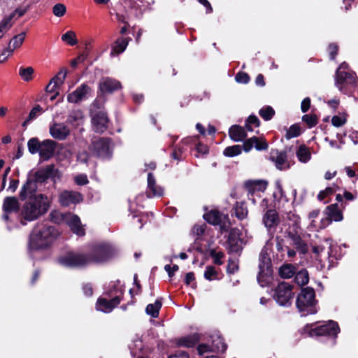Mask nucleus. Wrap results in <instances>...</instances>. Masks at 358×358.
I'll return each mask as SVG.
<instances>
[{"mask_svg":"<svg viewBox=\"0 0 358 358\" xmlns=\"http://www.w3.org/2000/svg\"><path fill=\"white\" fill-rule=\"evenodd\" d=\"M69 128L61 123H54L50 127V134L55 139L64 140L69 135Z\"/></svg>","mask_w":358,"mask_h":358,"instance_id":"23","label":"nucleus"},{"mask_svg":"<svg viewBox=\"0 0 358 358\" xmlns=\"http://www.w3.org/2000/svg\"><path fill=\"white\" fill-rule=\"evenodd\" d=\"M90 91V87L87 84L83 83L75 91L68 94L67 100L70 103H78Z\"/></svg>","mask_w":358,"mask_h":358,"instance_id":"24","label":"nucleus"},{"mask_svg":"<svg viewBox=\"0 0 358 358\" xmlns=\"http://www.w3.org/2000/svg\"><path fill=\"white\" fill-rule=\"evenodd\" d=\"M260 126V120L255 115H250L245 121V128L249 131H252L253 128Z\"/></svg>","mask_w":358,"mask_h":358,"instance_id":"41","label":"nucleus"},{"mask_svg":"<svg viewBox=\"0 0 358 358\" xmlns=\"http://www.w3.org/2000/svg\"><path fill=\"white\" fill-rule=\"evenodd\" d=\"M148 189L147 196H162L164 194V189L156 183L155 178L152 173L148 174Z\"/></svg>","mask_w":358,"mask_h":358,"instance_id":"25","label":"nucleus"},{"mask_svg":"<svg viewBox=\"0 0 358 358\" xmlns=\"http://www.w3.org/2000/svg\"><path fill=\"white\" fill-rule=\"evenodd\" d=\"M296 154L298 159L303 163H306L311 157L310 152L305 145H300Z\"/></svg>","mask_w":358,"mask_h":358,"instance_id":"37","label":"nucleus"},{"mask_svg":"<svg viewBox=\"0 0 358 358\" xmlns=\"http://www.w3.org/2000/svg\"><path fill=\"white\" fill-rule=\"evenodd\" d=\"M329 57L331 60H334L338 52V46L336 43H330L328 46Z\"/></svg>","mask_w":358,"mask_h":358,"instance_id":"58","label":"nucleus"},{"mask_svg":"<svg viewBox=\"0 0 358 358\" xmlns=\"http://www.w3.org/2000/svg\"><path fill=\"white\" fill-rule=\"evenodd\" d=\"M324 214L327 216L321 220L320 229H325L332 221L341 222L343 220L342 210L337 203L327 206L324 210Z\"/></svg>","mask_w":358,"mask_h":358,"instance_id":"12","label":"nucleus"},{"mask_svg":"<svg viewBox=\"0 0 358 358\" xmlns=\"http://www.w3.org/2000/svg\"><path fill=\"white\" fill-rule=\"evenodd\" d=\"M57 143L51 139H45L42 141L39 156L43 161H48L51 159L55 153Z\"/></svg>","mask_w":358,"mask_h":358,"instance_id":"19","label":"nucleus"},{"mask_svg":"<svg viewBox=\"0 0 358 358\" xmlns=\"http://www.w3.org/2000/svg\"><path fill=\"white\" fill-rule=\"evenodd\" d=\"M25 36H26V33L22 32V33L17 34L13 37V38L10 40V41L9 43V46H8V48L10 49V52L11 53L13 52L14 49L20 48L22 45V43L25 39Z\"/></svg>","mask_w":358,"mask_h":358,"instance_id":"38","label":"nucleus"},{"mask_svg":"<svg viewBox=\"0 0 358 358\" xmlns=\"http://www.w3.org/2000/svg\"><path fill=\"white\" fill-rule=\"evenodd\" d=\"M82 289L87 297H90L93 295L94 290L91 283L83 284Z\"/></svg>","mask_w":358,"mask_h":358,"instance_id":"63","label":"nucleus"},{"mask_svg":"<svg viewBox=\"0 0 358 358\" xmlns=\"http://www.w3.org/2000/svg\"><path fill=\"white\" fill-rule=\"evenodd\" d=\"M43 111V108L41 107V106L37 104L34 106L31 110L28 117H29V120H33L36 118Z\"/></svg>","mask_w":358,"mask_h":358,"instance_id":"59","label":"nucleus"},{"mask_svg":"<svg viewBox=\"0 0 358 358\" xmlns=\"http://www.w3.org/2000/svg\"><path fill=\"white\" fill-rule=\"evenodd\" d=\"M197 351L200 355L207 352H213L211 345L206 343L199 344L197 347Z\"/></svg>","mask_w":358,"mask_h":358,"instance_id":"61","label":"nucleus"},{"mask_svg":"<svg viewBox=\"0 0 358 358\" xmlns=\"http://www.w3.org/2000/svg\"><path fill=\"white\" fill-rule=\"evenodd\" d=\"M120 81L109 77L103 78L99 84V90L101 94H113L114 92L122 89Z\"/></svg>","mask_w":358,"mask_h":358,"instance_id":"18","label":"nucleus"},{"mask_svg":"<svg viewBox=\"0 0 358 358\" xmlns=\"http://www.w3.org/2000/svg\"><path fill=\"white\" fill-rule=\"evenodd\" d=\"M294 285L285 281L280 282L275 287L273 298L276 302L282 306H289L294 296L292 289Z\"/></svg>","mask_w":358,"mask_h":358,"instance_id":"9","label":"nucleus"},{"mask_svg":"<svg viewBox=\"0 0 358 358\" xmlns=\"http://www.w3.org/2000/svg\"><path fill=\"white\" fill-rule=\"evenodd\" d=\"M171 157L177 161H181L182 159V151L180 148H174L171 154Z\"/></svg>","mask_w":358,"mask_h":358,"instance_id":"62","label":"nucleus"},{"mask_svg":"<svg viewBox=\"0 0 358 358\" xmlns=\"http://www.w3.org/2000/svg\"><path fill=\"white\" fill-rule=\"evenodd\" d=\"M83 200V194L76 191L64 190L59 196V202L63 207H68L72 204L76 205L82 202Z\"/></svg>","mask_w":358,"mask_h":358,"instance_id":"14","label":"nucleus"},{"mask_svg":"<svg viewBox=\"0 0 358 358\" xmlns=\"http://www.w3.org/2000/svg\"><path fill=\"white\" fill-rule=\"evenodd\" d=\"M236 81L238 83L247 84L250 81V76L244 71H239L235 76Z\"/></svg>","mask_w":358,"mask_h":358,"instance_id":"57","label":"nucleus"},{"mask_svg":"<svg viewBox=\"0 0 358 358\" xmlns=\"http://www.w3.org/2000/svg\"><path fill=\"white\" fill-rule=\"evenodd\" d=\"M210 345L213 352H224L227 348L224 338L218 334H214L210 336Z\"/></svg>","mask_w":358,"mask_h":358,"instance_id":"30","label":"nucleus"},{"mask_svg":"<svg viewBox=\"0 0 358 358\" xmlns=\"http://www.w3.org/2000/svg\"><path fill=\"white\" fill-rule=\"evenodd\" d=\"M203 217L208 223L214 226H217L220 224L222 219H228V215H223L217 209H212L210 211L206 213Z\"/></svg>","mask_w":358,"mask_h":358,"instance_id":"26","label":"nucleus"},{"mask_svg":"<svg viewBox=\"0 0 358 358\" xmlns=\"http://www.w3.org/2000/svg\"><path fill=\"white\" fill-rule=\"evenodd\" d=\"M241 152L242 146L241 145H234L227 147L223 151V155L227 157H234L239 155Z\"/></svg>","mask_w":358,"mask_h":358,"instance_id":"42","label":"nucleus"},{"mask_svg":"<svg viewBox=\"0 0 358 358\" xmlns=\"http://www.w3.org/2000/svg\"><path fill=\"white\" fill-rule=\"evenodd\" d=\"M131 40L130 37H118L112 45L111 55H118L122 53L127 48L129 42Z\"/></svg>","mask_w":358,"mask_h":358,"instance_id":"29","label":"nucleus"},{"mask_svg":"<svg viewBox=\"0 0 358 358\" xmlns=\"http://www.w3.org/2000/svg\"><path fill=\"white\" fill-rule=\"evenodd\" d=\"M294 281L301 287L307 285L309 282V274L307 269L302 268L299 271H296Z\"/></svg>","mask_w":358,"mask_h":358,"instance_id":"34","label":"nucleus"},{"mask_svg":"<svg viewBox=\"0 0 358 358\" xmlns=\"http://www.w3.org/2000/svg\"><path fill=\"white\" fill-rule=\"evenodd\" d=\"M285 237L292 241V245L300 254L306 255L308 253V246L296 231L287 230L285 231Z\"/></svg>","mask_w":358,"mask_h":358,"instance_id":"16","label":"nucleus"},{"mask_svg":"<svg viewBox=\"0 0 358 358\" xmlns=\"http://www.w3.org/2000/svg\"><path fill=\"white\" fill-rule=\"evenodd\" d=\"M20 198L15 196H6L3 199L2 210L3 213H20V217L21 218L20 222L22 224L25 225L27 220H25L21 216L20 204L19 202Z\"/></svg>","mask_w":358,"mask_h":358,"instance_id":"13","label":"nucleus"},{"mask_svg":"<svg viewBox=\"0 0 358 358\" xmlns=\"http://www.w3.org/2000/svg\"><path fill=\"white\" fill-rule=\"evenodd\" d=\"M59 236V232L53 226L38 224L29 236L28 252L33 259H37L36 253L51 247Z\"/></svg>","mask_w":358,"mask_h":358,"instance_id":"2","label":"nucleus"},{"mask_svg":"<svg viewBox=\"0 0 358 358\" xmlns=\"http://www.w3.org/2000/svg\"><path fill=\"white\" fill-rule=\"evenodd\" d=\"M41 145L42 141L41 142L37 137L31 138L27 142L29 152L32 155L39 154Z\"/></svg>","mask_w":358,"mask_h":358,"instance_id":"40","label":"nucleus"},{"mask_svg":"<svg viewBox=\"0 0 358 358\" xmlns=\"http://www.w3.org/2000/svg\"><path fill=\"white\" fill-rule=\"evenodd\" d=\"M162 306V303L160 299H157L154 303H150L146 306L145 312L148 315L154 318L159 316V310Z\"/></svg>","mask_w":358,"mask_h":358,"instance_id":"35","label":"nucleus"},{"mask_svg":"<svg viewBox=\"0 0 358 358\" xmlns=\"http://www.w3.org/2000/svg\"><path fill=\"white\" fill-rule=\"evenodd\" d=\"M269 159L275 162V166L278 169L282 171L289 168V164H286L287 155L286 152H278V150H272Z\"/></svg>","mask_w":358,"mask_h":358,"instance_id":"22","label":"nucleus"},{"mask_svg":"<svg viewBox=\"0 0 358 358\" xmlns=\"http://www.w3.org/2000/svg\"><path fill=\"white\" fill-rule=\"evenodd\" d=\"M66 223L73 234L80 237L85 235V230L77 215H69L66 219Z\"/></svg>","mask_w":358,"mask_h":358,"instance_id":"21","label":"nucleus"},{"mask_svg":"<svg viewBox=\"0 0 358 358\" xmlns=\"http://www.w3.org/2000/svg\"><path fill=\"white\" fill-rule=\"evenodd\" d=\"M259 270L257 280L263 287L269 282V279L273 275L271 259L266 250H262L260 252L259 256Z\"/></svg>","mask_w":358,"mask_h":358,"instance_id":"8","label":"nucleus"},{"mask_svg":"<svg viewBox=\"0 0 358 358\" xmlns=\"http://www.w3.org/2000/svg\"><path fill=\"white\" fill-rule=\"evenodd\" d=\"M241 232L238 228L235 227L230 229L227 238V243L231 250L235 252L238 250V243L241 241Z\"/></svg>","mask_w":358,"mask_h":358,"instance_id":"28","label":"nucleus"},{"mask_svg":"<svg viewBox=\"0 0 358 358\" xmlns=\"http://www.w3.org/2000/svg\"><path fill=\"white\" fill-rule=\"evenodd\" d=\"M66 8L63 3H57L52 8V13L57 17H62L65 15Z\"/></svg>","mask_w":358,"mask_h":358,"instance_id":"52","label":"nucleus"},{"mask_svg":"<svg viewBox=\"0 0 358 358\" xmlns=\"http://www.w3.org/2000/svg\"><path fill=\"white\" fill-rule=\"evenodd\" d=\"M199 335L195 333L178 338L176 343L178 346L193 348L199 342Z\"/></svg>","mask_w":358,"mask_h":358,"instance_id":"31","label":"nucleus"},{"mask_svg":"<svg viewBox=\"0 0 358 358\" xmlns=\"http://www.w3.org/2000/svg\"><path fill=\"white\" fill-rule=\"evenodd\" d=\"M90 116L94 132L103 134L108 129L110 119L106 111L103 110H91Z\"/></svg>","mask_w":358,"mask_h":358,"instance_id":"11","label":"nucleus"},{"mask_svg":"<svg viewBox=\"0 0 358 358\" xmlns=\"http://www.w3.org/2000/svg\"><path fill=\"white\" fill-rule=\"evenodd\" d=\"M203 276L206 280H208L209 281L219 279L218 272L215 269V267L213 266H206V271H204Z\"/></svg>","mask_w":358,"mask_h":358,"instance_id":"48","label":"nucleus"},{"mask_svg":"<svg viewBox=\"0 0 358 358\" xmlns=\"http://www.w3.org/2000/svg\"><path fill=\"white\" fill-rule=\"evenodd\" d=\"M169 358H189V356L187 352L178 350L173 355L169 356Z\"/></svg>","mask_w":358,"mask_h":358,"instance_id":"64","label":"nucleus"},{"mask_svg":"<svg viewBox=\"0 0 358 358\" xmlns=\"http://www.w3.org/2000/svg\"><path fill=\"white\" fill-rule=\"evenodd\" d=\"M229 138L234 142L243 141L247 137L245 127L234 124L229 129Z\"/></svg>","mask_w":358,"mask_h":358,"instance_id":"27","label":"nucleus"},{"mask_svg":"<svg viewBox=\"0 0 358 358\" xmlns=\"http://www.w3.org/2000/svg\"><path fill=\"white\" fill-rule=\"evenodd\" d=\"M317 303L315 289L310 287L301 288L296 300V308L301 316L315 314L317 312Z\"/></svg>","mask_w":358,"mask_h":358,"instance_id":"5","label":"nucleus"},{"mask_svg":"<svg viewBox=\"0 0 358 358\" xmlns=\"http://www.w3.org/2000/svg\"><path fill=\"white\" fill-rule=\"evenodd\" d=\"M103 294L110 298V299H113L115 296H118L120 303L123 298L124 289L122 287L113 285L110 287L109 289L103 293Z\"/></svg>","mask_w":358,"mask_h":358,"instance_id":"36","label":"nucleus"},{"mask_svg":"<svg viewBox=\"0 0 358 358\" xmlns=\"http://www.w3.org/2000/svg\"><path fill=\"white\" fill-rule=\"evenodd\" d=\"M235 216L239 220L245 219L248 213V208L245 202H236L234 207Z\"/></svg>","mask_w":358,"mask_h":358,"instance_id":"33","label":"nucleus"},{"mask_svg":"<svg viewBox=\"0 0 358 358\" xmlns=\"http://www.w3.org/2000/svg\"><path fill=\"white\" fill-rule=\"evenodd\" d=\"M314 324H308L304 327V330L307 331L310 337H327L334 345L336 343L338 334L340 333V327L337 322L329 320L327 322L313 327Z\"/></svg>","mask_w":358,"mask_h":358,"instance_id":"4","label":"nucleus"},{"mask_svg":"<svg viewBox=\"0 0 358 358\" xmlns=\"http://www.w3.org/2000/svg\"><path fill=\"white\" fill-rule=\"evenodd\" d=\"M357 78L352 73L336 69L335 73V85L343 94L349 93L350 87L356 86Z\"/></svg>","mask_w":358,"mask_h":358,"instance_id":"10","label":"nucleus"},{"mask_svg":"<svg viewBox=\"0 0 358 358\" xmlns=\"http://www.w3.org/2000/svg\"><path fill=\"white\" fill-rule=\"evenodd\" d=\"M275 188L276 191L273 192V196L275 200L280 201L284 196H285V192L283 190L282 186L279 181L275 182Z\"/></svg>","mask_w":358,"mask_h":358,"instance_id":"53","label":"nucleus"},{"mask_svg":"<svg viewBox=\"0 0 358 358\" xmlns=\"http://www.w3.org/2000/svg\"><path fill=\"white\" fill-rule=\"evenodd\" d=\"M206 224H195L192 228V233L193 234L197 236H201L205 231H206Z\"/></svg>","mask_w":358,"mask_h":358,"instance_id":"60","label":"nucleus"},{"mask_svg":"<svg viewBox=\"0 0 358 358\" xmlns=\"http://www.w3.org/2000/svg\"><path fill=\"white\" fill-rule=\"evenodd\" d=\"M267 186L268 182L265 180H250L244 184V187L248 191V199L252 200L254 203L255 200L254 198H250V196H253L256 193L264 192Z\"/></svg>","mask_w":358,"mask_h":358,"instance_id":"15","label":"nucleus"},{"mask_svg":"<svg viewBox=\"0 0 358 358\" xmlns=\"http://www.w3.org/2000/svg\"><path fill=\"white\" fill-rule=\"evenodd\" d=\"M90 43H85V50L78 55L76 58L71 60V66L73 68H76L79 63L83 62L89 56L90 50L89 48Z\"/></svg>","mask_w":358,"mask_h":358,"instance_id":"39","label":"nucleus"},{"mask_svg":"<svg viewBox=\"0 0 358 358\" xmlns=\"http://www.w3.org/2000/svg\"><path fill=\"white\" fill-rule=\"evenodd\" d=\"M117 252V249L111 243L101 242L93 244L87 255L90 263L104 264L111 261Z\"/></svg>","mask_w":358,"mask_h":358,"instance_id":"3","label":"nucleus"},{"mask_svg":"<svg viewBox=\"0 0 358 358\" xmlns=\"http://www.w3.org/2000/svg\"><path fill=\"white\" fill-rule=\"evenodd\" d=\"M210 256L213 259V263L216 265H222L223 261L222 259L224 257L223 252H217L215 249H211L209 252Z\"/></svg>","mask_w":358,"mask_h":358,"instance_id":"50","label":"nucleus"},{"mask_svg":"<svg viewBox=\"0 0 358 358\" xmlns=\"http://www.w3.org/2000/svg\"><path fill=\"white\" fill-rule=\"evenodd\" d=\"M208 152H209V148L206 145L201 143H199L196 145V147H195L194 156L196 157H199L201 154L206 155L208 153Z\"/></svg>","mask_w":358,"mask_h":358,"instance_id":"54","label":"nucleus"},{"mask_svg":"<svg viewBox=\"0 0 358 358\" xmlns=\"http://www.w3.org/2000/svg\"><path fill=\"white\" fill-rule=\"evenodd\" d=\"M280 222L278 213L275 209L266 210L262 217V222L269 232L275 231Z\"/></svg>","mask_w":358,"mask_h":358,"instance_id":"17","label":"nucleus"},{"mask_svg":"<svg viewBox=\"0 0 358 358\" xmlns=\"http://www.w3.org/2000/svg\"><path fill=\"white\" fill-rule=\"evenodd\" d=\"M275 113L274 109L270 106H264L259 110V115L265 121L271 120L275 115Z\"/></svg>","mask_w":358,"mask_h":358,"instance_id":"44","label":"nucleus"},{"mask_svg":"<svg viewBox=\"0 0 358 358\" xmlns=\"http://www.w3.org/2000/svg\"><path fill=\"white\" fill-rule=\"evenodd\" d=\"M301 134V129L298 124H294L287 131L285 137L287 139L298 137Z\"/></svg>","mask_w":358,"mask_h":358,"instance_id":"47","label":"nucleus"},{"mask_svg":"<svg viewBox=\"0 0 358 358\" xmlns=\"http://www.w3.org/2000/svg\"><path fill=\"white\" fill-rule=\"evenodd\" d=\"M59 171L54 164L47 165L35 172L27 174L26 181L19 192L20 201H24L21 210V216L27 222L37 220L49 210L50 203L47 195L38 193L40 185L50 179L55 182L59 176Z\"/></svg>","mask_w":358,"mask_h":358,"instance_id":"1","label":"nucleus"},{"mask_svg":"<svg viewBox=\"0 0 358 358\" xmlns=\"http://www.w3.org/2000/svg\"><path fill=\"white\" fill-rule=\"evenodd\" d=\"M302 121L307 124L308 128H312L317 124L318 117L315 114H306L303 115Z\"/></svg>","mask_w":358,"mask_h":358,"instance_id":"49","label":"nucleus"},{"mask_svg":"<svg viewBox=\"0 0 358 358\" xmlns=\"http://www.w3.org/2000/svg\"><path fill=\"white\" fill-rule=\"evenodd\" d=\"M67 74V69L66 68L62 69L57 75H55L51 80L50 83H53L58 87L63 84Z\"/></svg>","mask_w":358,"mask_h":358,"instance_id":"45","label":"nucleus"},{"mask_svg":"<svg viewBox=\"0 0 358 358\" xmlns=\"http://www.w3.org/2000/svg\"><path fill=\"white\" fill-rule=\"evenodd\" d=\"M57 262L60 265L71 268H83L90 264L87 253L72 250L67 251L64 255L60 256Z\"/></svg>","mask_w":358,"mask_h":358,"instance_id":"7","label":"nucleus"},{"mask_svg":"<svg viewBox=\"0 0 358 358\" xmlns=\"http://www.w3.org/2000/svg\"><path fill=\"white\" fill-rule=\"evenodd\" d=\"M13 19V15H8L4 17L0 22V29L3 31L8 30L12 27L11 21Z\"/></svg>","mask_w":358,"mask_h":358,"instance_id":"51","label":"nucleus"},{"mask_svg":"<svg viewBox=\"0 0 358 358\" xmlns=\"http://www.w3.org/2000/svg\"><path fill=\"white\" fill-rule=\"evenodd\" d=\"M62 40L71 46L76 45L78 42L76 38V33L73 31H68L62 34Z\"/></svg>","mask_w":358,"mask_h":358,"instance_id":"46","label":"nucleus"},{"mask_svg":"<svg viewBox=\"0 0 358 358\" xmlns=\"http://www.w3.org/2000/svg\"><path fill=\"white\" fill-rule=\"evenodd\" d=\"M296 267L292 264H284L278 270V275L284 279L291 278L294 276Z\"/></svg>","mask_w":358,"mask_h":358,"instance_id":"32","label":"nucleus"},{"mask_svg":"<svg viewBox=\"0 0 358 358\" xmlns=\"http://www.w3.org/2000/svg\"><path fill=\"white\" fill-rule=\"evenodd\" d=\"M254 147L258 151L266 150L268 148V143L265 138L257 137V140L255 141Z\"/></svg>","mask_w":358,"mask_h":358,"instance_id":"55","label":"nucleus"},{"mask_svg":"<svg viewBox=\"0 0 358 358\" xmlns=\"http://www.w3.org/2000/svg\"><path fill=\"white\" fill-rule=\"evenodd\" d=\"M120 304V299L115 296L113 299L100 296L96 303V309L104 313H110L115 307Z\"/></svg>","mask_w":358,"mask_h":358,"instance_id":"20","label":"nucleus"},{"mask_svg":"<svg viewBox=\"0 0 358 358\" xmlns=\"http://www.w3.org/2000/svg\"><path fill=\"white\" fill-rule=\"evenodd\" d=\"M34 70L32 67H23L21 66L19 69V76L25 82H29L33 79V74Z\"/></svg>","mask_w":358,"mask_h":358,"instance_id":"43","label":"nucleus"},{"mask_svg":"<svg viewBox=\"0 0 358 358\" xmlns=\"http://www.w3.org/2000/svg\"><path fill=\"white\" fill-rule=\"evenodd\" d=\"M257 140V136H252L250 138L246 139L242 146V151L244 150L245 152H248L254 147V143Z\"/></svg>","mask_w":358,"mask_h":358,"instance_id":"56","label":"nucleus"},{"mask_svg":"<svg viewBox=\"0 0 358 358\" xmlns=\"http://www.w3.org/2000/svg\"><path fill=\"white\" fill-rule=\"evenodd\" d=\"M89 150L94 157L110 159L113 154V140L109 137H98L92 140Z\"/></svg>","mask_w":358,"mask_h":358,"instance_id":"6","label":"nucleus"}]
</instances>
